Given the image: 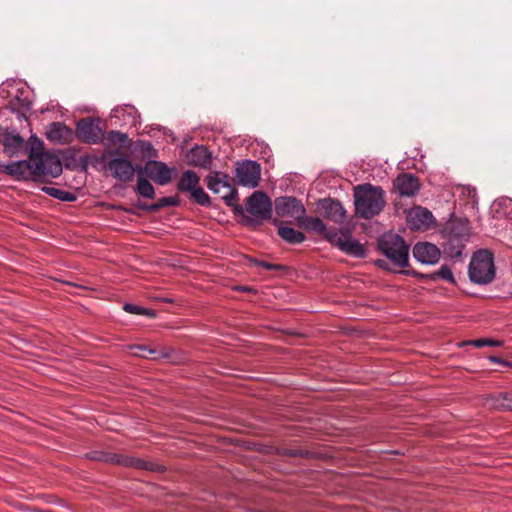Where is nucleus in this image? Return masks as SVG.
<instances>
[{
	"instance_id": "f257e3e1",
	"label": "nucleus",
	"mask_w": 512,
	"mask_h": 512,
	"mask_svg": "<svg viewBox=\"0 0 512 512\" xmlns=\"http://www.w3.org/2000/svg\"><path fill=\"white\" fill-rule=\"evenodd\" d=\"M354 206L356 214L360 218H373L378 215L385 206L383 189L369 183L358 185L354 189Z\"/></svg>"
},
{
	"instance_id": "f03ea898",
	"label": "nucleus",
	"mask_w": 512,
	"mask_h": 512,
	"mask_svg": "<svg viewBox=\"0 0 512 512\" xmlns=\"http://www.w3.org/2000/svg\"><path fill=\"white\" fill-rule=\"evenodd\" d=\"M234 212L243 214L245 224L259 226L271 218L272 202L264 192L255 191L248 197L245 209L237 205Z\"/></svg>"
},
{
	"instance_id": "7ed1b4c3",
	"label": "nucleus",
	"mask_w": 512,
	"mask_h": 512,
	"mask_svg": "<svg viewBox=\"0 0 512 512\" xmlns=\"http://www.w3.org/2000/svg\"><path fill=\"white\" fill-rule=\"evenodd\" d=\"M496 275L494 255L487 249H481L473 253L469 266L468 276L472 283L487 285Z\"/></svg>"
},
{
	"instance_id": "20e7f679",
	"label": "nucleus",
	"mask_w": 512,
	"mask_h": 512,
	"mask_svg": "<svg viewBox=\"0 0 512 512\" xmlns=\"http://www.w3.org/2000/svg\"><path fill=\"white\" fill-rule=\"evenodd\" d=\"M379 251L399 268H405L409 262V246L395 233H384L378 240Z\"/></svg>"
},
{
	"instance_id": "39448f33",
	"label": "nucleus",
	"mask_w": 512,
	"mask_h": 512,
	"mask_svg": "<svg viewBox=\"0 0 512 512\" xmlns=\"http://www.w3.org/2000/svg\"><path fill=\"white\" fill-rule=\"evenodd\" d=\"M30 159L34 176L56 178L62 173L61 161L54 154L32 149Z\"/></svg>"
},
{
	"instance_id": "423d86ee",
	"label": "nucleus",
	"mask_w": 512,
	"mask_h": 512,
	"mask_svg": "<svg viewBox=\"0 0 512 512\" xmlns=\"http://www.w3.org/2000/svg\"><path fill=\"white\" fill-rule=\"evenodd\" d=\"M327 241L347 255L356 258H364L366 256L364 246L357 239L352 238L349 230L334 228L331 232L327 233Z\"/></svg>"
},
{
	"instance_id": "0eeeda50",
	"label": "nucleus",
	"mask_w": 512,
	"mask_h": 512,
	"mask_svg": "<svg viewBox=\"0 0 512 512\" xmlns=\"http://www.w3.org/2000/svg\"><path fill=\"white\" fill-rule=\"evenodd\" d=\"M469 234L464 227H454L447 231L446 242L443 244L444 254L455 261L463 260L465 244Z\"/></svg>"
},
{
	"instance_id": "6e6552de",
	"label": "nucleus",
	"mask_w": 512,
	"mask_h": 512,
	"mask_svg": "<svg viewBox=\"0 0 512 512\" xmlns=\"http://www.w3.org/2000/svg\"><path fill=\"white\" fill-rule=\"evenodd\" d=\"M78 137L88 144H98L104 139V129L98 119L86 118L77 123Z\"/></svg>"
},
{
	"instance_id": "1a4fd4ad",
	"label": "nucleus",
	"mask_w": 512,
	"mask_h": 512,
	"mask_svg": "<svg viewBox=\"0 0 512 512\" xmlns=\"http://www.w3.org/2000/svg\"><path fill=\"white\" fill-rule=\"evenodd\" d=\"M275 212L279 217H292L297 222L306 214V209L302 202L291 196H283L275 199Z\"/></svg>"
},
{
	"instance_id": "9d476101",
	"label": "nucleus",
	"mask_w": 512,
	"mask_h": 512,
	"mask_svg": "<svg viewBox=\"0 0 512 512\" xmlns=\"http://www.w3.org/2000/svg\"><path fill=\"white\" fill-rule=\"evenodd\" d=\"M261 175L260 165L253 160H245L236 168L238 183L247 188L258 186Z\"/></svg>"
},
{
	"instance_id": "9b49d317",
	"label": "nucleus",
	"mask_w": 512,
	"mask_h": 512,
	"mask_svg": "<svg viewBox=\"0 0 512 512\" xmlns=\"http://www.w3.org/2000/svg\"><path fill=\"white\" fill-rule=\"evenodd\" d=\"M112 175L122 182L130 181L138 168H135L131 161L125 157H115L108 163Z\"/></svg>"
},
{
	"instance_id": "f8f14e48",
	"label": "nucleus",
	"mask_w": 512,
	"mask_h": 512,
	"mask_svg": "<svg viewBox=\"0 0 512 512\" xmlns=\"http://www.w3.org/2000/svg\"><path fill=\"white\" fill-rule=\"evenodd\" d=\"M111 119H115L119 126L135 127L140 123V114L137 109L130 105L117 106L111 111Z\"/></svg>"
},
{
	"instance_id": "ddd939ff",
	"label": "nucleus",
	"mask_w": 512,
	"mask_h": 512,
	"mask_svg": "<svg viewBox=\"0 0 512 512\" xmlns=\"http://www.w3.org/2000/svg\"><path fill=\"white\" fill-rule=\"evenodd\" d=\"M413 256L414 258L422 263L427 265L436 264L441 256V252L439 248L429 242H419L413 247Z\"/></svg>"
},
{
	"instance_id": "4468645a",
	"label": "nucleus",
	"mask_w": 512,
	"mask_h": 512,
	"mask_svg": "<svg viewBox=\"0 0 512 512\" xmlns=\"http://www.w3.org/2000/svg\"><path fill=\"white\" fill-rule=\"evenodd\" d=\"M143 173L159 185H166L171 181L172 170L160 161H149L142 167Z\"/></svg>"
},
{
	"instance_id": "2eb2a0df",
	"label": "nucleus",
	"mask_w": 512,
	"mask_h": 512,
	"mask_svg": "<svg viewBox=\"0 0 512 512\" xmlns=\"http://www.w3.org/2000/svg\"><path fill=\"white\" fill-rule=\"evenodd\" d=\"M407 221L412 229L423 230L433 223L434 217L428 209L415 207L408 212Z\"/></svg>"
},
{
	"instance_id": "dca6fc26",
	"label": "nucleus",
	"mask_w": 512,
	"mask_h": 512,
	"mask_svg": "<svg viewBox=\"0 0 512 512\" xmlns=\"http://www.w3.org/2000/svg\"><path fill=\"white\" fill-rule=\"evenodd\" d=\"M395 190L400 196L410 197L419 190L418 179L409 173L399 175L393 182Z\"/></svg>"
},
{
	"instance_id": "f3484780",
	"label": "nucleus",
	"mask_w": 512,
	"mask_h": 512,
	"mask_svg": "<svg viewBox=\"0 0 512 512\" xmlns=\"http://www.w3.org/2000/svg\"><path fill=\"white\" fill-rule=\"evenodd\" d=\"M323 216L335 223H342L345 220L346 213L342 204L334 199H323L319 202Z\"/></svg>"
},
{
	"instance_id": "a211bd4d",
	"label": "nucleus",
	"mask_w": 512,
	"mask_h": 512,
	"mask_svg": "<svg viewBox=\"0 0 512 512\" xmlns=\"http://www.w3.org/2000/svg\"><path fill=\"white\" fill-rule=\"evenodd\" d=\"M5 172L17 180L27 179L34 176L32 160H20L5 165Z\"/></svg>"
},
{
	"instance_id": "6ab92c4d",
	"label": "nucleus",
	"mask_w": 512,
	"mask_h": 512,
	"mask_svg": "<svg viewBox=\"0 0 512 512\" xmlns=\"http://www.w3.org/2000/svg\"><path fill=\"white\" fill-rule=\"evenodd\" d=\"M88 457L93 460L104 461L107 463H115L127 467H137L140 463L139 460L127 456L97 451L91 452L90 454H88Z\"/></svg>"
},
{
	"instance_id": "aec40b11",
	"label": "nucleus",
	"mask_w": 512,
	"mask_h": 512,
	"mask_svg": "<svg viewBox=\"0 0 512 512\" xmlns=\"http://www.w3.org/2000/svg\"><path fill=\"white\" fill-rule=\"evenodd\" d=\"M189 163L201 168H208L211 164V154L204 146L192 148L188 154Z\"/></svg>"
},
{
	"instance_id": "412c9836",
	"label": "nucleus",
	"mask_w": 512,
	"mask_h": 512,
	"mask_svg": "<svg viewBox=\"0 0 512 512\" xmlns=\"http://www.w3.org/2000/svg\"><path fill=\"white\" fill-rule=\"evenodd\" d=\"M298 224L307 231L316 232L324 235L327 239V233L331 232L332 229H327L324 222L318 217H308L306 214L298 220Z\"/></svg>"
},
{
	"instance_id": "4be33fe9",
	"label": "nucleus",
	"mask_w": 512,
	"mask_h": 512,
	"mask_svg": "<svg viewBox=\"0 0 512 512\" xmlns=\"http://www.w3.org/2000/svg\"><path fill=\"white\" fill-rule=\"evenodd\" d=\"M228 176L220 172H214L206 177V185L210 191L220 194L222 190L229 188Z\"/></svg>"
},
{
	"instance_id": "5701e85b",
	"label": "nucleus",
	"mask_w": 512,
	"mask_h": 512,
	"mask_svg": "<svg viewBox=\"0 0 512 512\" xmlns=\"http://www.w3.org/2000/svg\"><path fill=\"white\" fill-rule=\"evenodd\" d=\"M72 131L65 124L54 122L49 126L47 137L57 143H65L70 137Z\"/></svg>"
},
{
	"instance_id": "b1692460",
	"label": "nucleus",
	"mask_w": 512,
	"mask_h": 512,
	"mask_svg": "<svg viewBox=\"0 0 512 512\" xmlns=\"http://www.w3.org/2000/svg\"><path fill=\"white\" fill-rule=\"evenodd\" d=\"M143 169L139 167L137 170V185L135 187V192L147 199H153L155 196V190L152 184L143 177Z\"/></svg>"
},
{
	"instance_id": "393cba45",
	"label": "nucleus",
	"mask_w": 512,
	"mask_h": 512,
	"mask_svg": "<svg viewBox=\"0 0 512 512\" xmlns=\"http://www.w3.org/2000/svg\"><path fill=\"white\" fill-rule=\"evenodd\" d=\"M278 235L289 244H299L305 240V235L302 232L283 225L278 227Z\"/></svg>"
},
{
	"instance_id": "a878e982",
	"label": "nucleus",
	"mask_w": 512,
	"mask_h": 512,
	"mask_svg": "<svg viewBox=\"0 0 512 512\" xmlns=\"http://www.w3.org/2000/svg\"><path fill=\"white\" fill-rule=\"evenodd\" d=\"M199 181L200 178L194 171L186 170L178 182V190L189 193L199 184Z\"/></svg>"
},
{
	"instance_id": "bb28decb",
	"label": "nucleus",
	"mask_w": 512,
	"mask_h": 512,
	"mask_svg": "<svg viewBox=\"0 0 512 512\" xmlns=\"http://www.w3.org/2000/svg\"><path fill=\"white\" fill-rule=\"evenodd\" d=\"M42 191L47 195L64 202H74L77 197L74 193L56 187L45 186Z\"/></svg>"
},
{
	"instance_id": "cd10ccee",
	"label": "nucleus",
	"mask_w": 512,
	"mask_h": 512,
	"mask_svg": "<svg viewBox=\"0 0 512 512\" xmlns=\"http://www.w3.org/2000/svg\"><path fill=\"white\" fill-rule=\"evenodd\" d=\"M426 277L432 281H435L436 279L441 278L449 283H452V284L455 283V278L453 276V273H452L451 269L449 268V266H447V265H442L438 271L428 274Z\"/></svg>"
},
{
	"instance_id": "c85d7f7f",
	"label": "nucleus",
	"mask_w": 512,
	"mask_h": 512,
	"mask_svg": "<svg viewBox=\"0 0 512 512\" xmlns=\"http://www.w3.org/2000/svg\"><path fill=\"white\" fill-rule=\"evenodd\" d=\"M190 196L195 200V202L201 206L208 207L211 205L210 197L208 194L199 186V184L192 189L190 192Z\"/></svg>"
},
{
	"instance_id": "c756f323",
	"label": "nucleus",
	"mask_w": 512,
	"mask_h": 512,
	"mask_svg": "<svg viewBox=\"0 0 512 512\" xmlns=\"http://www.w3.org/2000/svg\"><path fill=\"white\" fill-rule=\"evenodd\" d=\"M464 345H473L478 348H482V347H486V346L500 347L503 345V342L500 340L480 338V339L465 341L460 344V346H464Z\"/></svg>"
},
{
	"instance_id": "7c9ffc66",
	"label": "nucleus",
	"mask_w": 512,
	"mask_h": 512,
	"mask_svg": "<svg viewBox=\"0 0 512 512\" xmlns=\"http://www.w3.org/2000/svg\"><path fill=\"white\" fill-rule=\"evenodd\" d=\"M123 309L126 312L131 313V314L145 315L150 318H153L156 316V313L154 310L147 309V308H144V307L132 304V303H125L123 306Z\"/></svg>"
},
{
	"instance_id": "2f4dec72",
	"label": "nucleus",
	"mask_w": 512,
	"mask_h": 512,
	"mask_svg": "<svg viewBox=\"0 0 512 512\" xmlns=\"http://www.w3.org/2000/svg\"><path fill=\"white\" fill-rule=\"evenodd\" d=\"M130 349H131L133 355L143 357V358H148L149 355H152V354H158L157 351L150 349L144 345L130 346Z\"/></svg>"
},
{
	"instance_id": "473e14b6",
	"label": "nucleus",
	"mask_w": 512,
	"mask_h": 512,
	"mask_svg": "<svg viewBox=\"0 0 512 512\" xmlns=\"http://www.w3.org/2000/svg\"><path fill=\"white\" fill-rule=\"evenodd\" d=\"M126 138V134L119 131H110L107 136V140L110 142L109 144H123Z\"/></svg>"
},
{
	"instance_id": "72a5a7b5",
	"label": "nucleus",
	"mask_w": 512,
	"mask_h": 512,
	"mask_svg": "<svg viewBox=\"0 0 512 512\" xmlns=\"http://www.w3.org/2000/svg\"><path fill=\"white\" fill-rule=\"evenodd\" d=\"M226 190L227 192L224 195H222V199L224 200L226 205L232 206L237 199V191L231 186H229V188H227Z\"/></svg>"
},
{
	"instance_id": "f704fd0d",
	"label": "nucleus",
	"mask_w": 512,
	"mask_h": 512,
	"mask_svg": "<svg viewBox=\"0 0 512 512\" xmlns=\"http://www.w3.org/2000/svg\"><path fill=\"white\" fill-rule=\"evenodd\" d=\"M177 200L172 197L162 198L160 204H154L150 206H144L143 208L148 211H154L159 207H162L164 205H176Z\"/></svg>"
},
{
	"instance_id": "c9c22d12",
	"label": "nucleus",
	"mask_w": 512,
	"mask_h": 512,
	"mask_svg": "<svg viewBox=\"0 0 512 512\" xmlns=\"http://www.w3.org/2000/svg\"><path fill=\"white\" fill-rule=\"evenodd\" d=\"M22 143H23V139H22L20 136L16 135V136H12V137L8 140V142L6 143V145H9V146H13V147H15V148H18V147H20V146L22 145Z\"/></svg>"
},
{
	"instance_id": "e433bc0d",
	"label": "nucleus",
	"mask_w": 512,
	"mask_h": 512,
	"mask_svg": "<svg viewBox=\"0 0 512 512\" xmlns=\"http://www.w3.org/2000/svg\"><path fill=\"white\" fill-rule=\"evenodd\" d=\"M255 263L257 266L263 267L267 270H273V269H277L279 267L276 264H271V263L264 262V261H256Z\"/></svg>"
},
{
	"instance_id": "4c0bfd02",
	"label": "nucleus",
	"mask_w": 512,
	"mask_h": 512,
	"mask_svg": "<svg viewBox=\"0 0 512 512\" xmlns=\"http://www.w3.org/2000/svg\"><path fill=\"white\" fill-rule=\"evenodd\" d=\"M490 360H491L492 362H495V363H501V364H504V365H507V366H510V365H511L509 362L504 361V360H501V359H499V358H497V357H490Z\"/></svg>"
},
{
	"instance_id": "58836bf2",
	"label": "nucleus",
	"mask_w": 512,
	"mask_h": 512,
	"mask_svg": "<svg viewBox=\"0 0 512 512\" xmlns=\"http://www.w3.org/2000/svg\"><path fill=\"white\" fill-rule=\"evenodd\" d=\"M386 261L385 260H377L376 265L381 268H386Z\"/></svg>"
},
{
	"instance_id": "ea45409f",
	"label": "nucleus",
	"mask_w": 512,
	"mask_h": 512,
	"mask_svg": "<svg viewBox=\"0 0 512 512\" xmlns=\"http://www.w3.org/2000/svg\"><path fill=\"white\" fill-rule=\"evenodd\" d=\"M469 196H471V197H473V198L476 196V191H475V189L469 190Z\"/></svg>"
},
{
	"instance_id": "a19ab883",
	"label": "nucleus",
	"mask_w": 512,
	"mask_h": 512,
	"mask_svg": "<svg viewBox=\"0 0 512 512\" xmlns=\"http://www.w3.org/2000/svg\"><path fill=\"white\" fill-rule=\"evenodd\" d=\"M166 356H167L166 354H163V353H162V354H160V355H158V356H155L154 358H158V357H166Z\"/></svg>"
},
{
	"instance_id": "79ce46f5",
	"label": "nucleus",
	"mask_w": 512,
	"mask_h": 512,
	"mask_svg": "<svg viewBox=\"0 0 512 512\" xmlns=\"http://www.w3.org/2000/svg\"><path fill=\"white\" fill-rule=\"evenodd\" d=\"M273 223H274L275 225H278V223H279V222H278V220H277V219H274V220H273Z\"/></svg>"
}]
</instances>
